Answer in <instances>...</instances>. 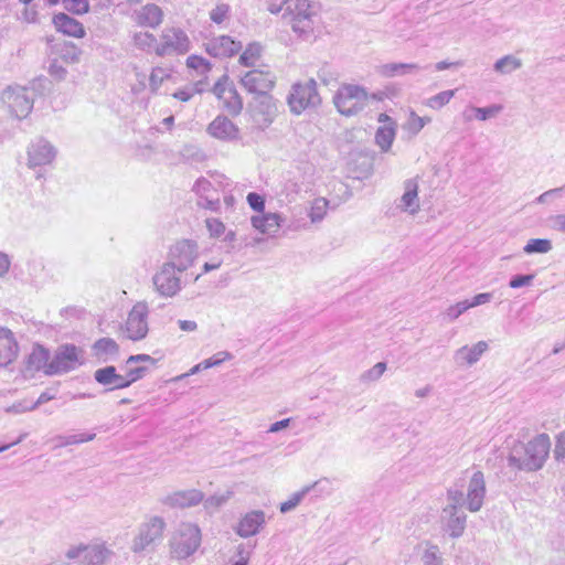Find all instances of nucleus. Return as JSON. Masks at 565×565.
I'll list each match as a JSON object with an SVG mask.
<instances>
[{
	"label": "nucleus",
	"instance_id": "14",
	"mask_svg": "<svg viewBox=\"0 0 565 565\" xmlns=\"http://www.w3.org/2000/svg\"><path fill=\"white\" fill-rule=\"evenodd\" d=\"M149 309L146 302H137L130 310L126 321L127 337L132 341L146 338L148 333L147 317Z\"/></svg>",
	"mask_w": 565,
	"mask_h": 565
},
{
	"label": "nucleus",
	"instance_id": "21",
	"mask_svg": "<svg viewBox=\"0 0 565 565\" xmlns=\"http://www.w3.org/2000/svg\"><path fill=\"white\" fill-rule=\"evenodd\" d=\"M266 523L265 512L262 510H253L247 512L238 522L236 533L241 537H249L256 535Z\"/></svg>",
	"mask_w": 565,
	"mask_h": 565
},
{
	"label": "nucleus",
	"instance_id": "25",
	"mask_svg": "<svg viewBox=\"0 0 565 565\" xmlns=\"http://www.w3.org/2000/svg\"><path fill=\"white\" fill-rule=\"evenodd\" d=\"M488 348L486 341H479L472 347L463 345L455 351L454 361L460 367L470 366L479 361Z\"/></svg>",
	"mask_w": 565,
	"mask_h": 565
},
{
	"label": "nucleus",
	"instance_id": "46",
	"mask_svg": "<svg viewBox=\"0 0 565 565\" xmlns=\"http://www.w3.org/2000/svg\"><path fill=\"white\" fill-rule=\"evenodd\" d=\"M169 77L167 71L162 67H154L149 77V86L151 92L156 93L163 81Z\"/></svg>",
	"mask_w": 565,
	"mask_h": 565
},
{
	"label": "nucleus",
	"instance_id": "30",
	"mask_svg": "<svg viewBox=\"0 0 565 565\" xmlns=\"http://www.w3.org/2000/svg\"><path fill=\"white\" fill-rule=\"evenodd\" d=\"M162 40L179 54H184L190 49L188 35L180 29H167L162 34Z\"/></svg>",
	"mask_w": 565,
	"mask_h": 565
},
{
	"label": "nucleus",
	"instance_id": "54",
	"mask_svg": "<svg viewBox=\"0 0 565 565\" xmlns=\"http://www.w3.org/2000/svg\"><path fill=\"white\" fill-rule=\"evenodd\" d=\"M47 71L50 76L58 82L64 81L67 75V70L58 63L57 58L52 60Z\"/></svg>",
	"mask_w": 565,
	"mask_h": 565
},
{
	"label": "nucleus",
	"instance_id": "37",
	"mask_svg": "<svg viewBox=\"0 0 565 565\" xmlns=\"http://www.w3.org/2000/svg\"><path fill=\"white\" fill-rule=\"evenodd\" d=\"M521 67L522 61L513 55H505L499 58L493 65V70L500 74H510Z\"/></svg>",
	"mask_w": 565,
	"mask_h": 565
},
{
	"label": "nucleus",
	"instance_id": "29",
	"mask_svg": "<svg viewBox=\"0 0 565 565\" xmlns=\"http://www.w3.org/2000/svg\"><path fill=\"white\" fill-rule=\"evenodd\" d=\"M281 216L278 213H263L250 218L252 225L263 234L273 235L281 225Z\"/></svg>",
	"mask_w": 565,
	"mask_h": 565
},
{
	"label": "nucleus",
	"instance_id": "15",
	"mask_svg": "<svg viewBox=\"0 0 565 565\" xmlns=\"http://www.w3.org/2000/svg\"><path fill=\"white\" fill-rule=\"evenodd\" d=\"M175 270L171 265L164 263L161 269L153 276V285L161 296L173 297L180 291L181 279Z\"/></svg>",
	"mask_w": 565,
	"mask_h": 565
},
{
	"label": "nucleus",
	"instance_id": "35",
	"mask_svg": "<svg viewBox=\"0 0 565 565\" xmlns=\"http://www.w3.org/2000/svg\"><path fill=\"white\" fill-rule=\"evenodd\" d=\"M321 481L322 480L316 481L310 486L303 487L300 491L295 492L289 500L280 503L279 511L281 513H287L294 510L302 501L305 495L315 489Z\"/></svg>",
	"mask_w": 565,
	"mask_h": 565
},
{
	"label": "nucleus",
	"instance_id": "9",
	"mask_svg": "<svg viewBox=\"0 0 565 565\" xmlns=\"http://www.w3.org/2000/svg\"><path fill=\"white\" fill-rule=\"evenodd\" d=\"M79 352L81 350L74 344L60 345L50 362L46 375L67 373L82 365Z\"/></svg>",
	"mask_w": 565,
	"mask_h": 565
},
{
	"label": "nucleus",
	"instance_id": "23",
	"mask_svg": "<svg viewBox=\"0 0 565 565\" xmlns=\"http://www.w3.org/2000/svg\"><path fill=\"white\" fill-rule=\"evenodd\" d=\"M19 351L18 342L13 332L4 327H0V367L12 363Z\"/></svg>",
	"mask_w": 565,
	"mask_h": 565
},
{
	"label": "nucleus",
	"instance_id": "50",
	"mask_svg": "<svg viewBox=\"0 0 565 565\" xmlns=\"http://www.w3.org/2000/svg\"><path fill=\"white\" fill-rule=\"evenodd\" d=\"M468 309H470V306L468 305V300H462V301H459L456 305L447 308L445 316H446V318H448L449 321H454V320L458 319Z\"/></svg>",
	"mask_w": 565,
	"mask_h": 565
},
{
	"label": "nucleus",
	"instance_id": "38",
	"mask_svg": "<svg viewBox=\"0 0 565 565\" xmlns=\"http://www.w3.org/2000/svg\"><path fill=\"white\" fill-rule=\"evenodd\" d=\"M262 46L258 43H250L239 56V64L246 67L255 66L256 61L259 58Z\"/></svg>",
	"mask_w": 565,
	"mask_h": 565
},
{
	"label": "nucleus",
	"instance_id": "51",
	"mask_svg": "<svg viewBox=\"0 0 565 565\" xmlns=\"http://www.w3.org/2000/svg\"><path fill=\"white\" fill-rule=\"evenodd\" d=\"M447 505H455L457 509L463 508L465 503L467 504V501L465 499L463 492L459 489H448L447 491Z\"/></svg>",
	"mask_w": 565,
	"mask_h": 565
},
{
	"label": "nucleus",
	"instance_id": "34",
	"mask_svg": "<svg viewBox=\"0 0 565 565\" xmlns=\"http://www.w3.org/2000/svg\"><path fill=\"white\" fill-rule=\"evenodd\" d=\"M395 138V122L384 125L377 128L375 134V142L383 152L390 150Z\"/></svg>",
	"mask_w": 565,
	"mask_h": 565
},
{
	"label": "nucleus",
	"instance_id": "17",
	"mask_svg": "<svg viewBox=\"0 0 565 565\" xmlns=\"http://www.w3.org/2000/svg\"><path fill=\"white\" fill-rule=\"evenodd\" d=\"M242 49V42L236 41L228 35L215 36L205 43L206 53L217 58L232 57Z\"/></svg>",
	"mask_w": 565,
	"mask_h": 565
},
{
	"label": "nucleus",
	"instance_id": "26",
	"mask_svg": "<svg viewBox=\"0 0 565 565\" xmlns=\"http://www.w3.org/2000/svg\"><path fill=\"white\" fill-rule=\"evenodd\" d=\"M53 23L56 30L65 35L81 39L86 34L83 23L64 12L55 14Z\"/></svg>",
	"mask_w": 565,
	"mask_h": 565
},
{
	"label": "nucleus",
	"instance_id": "49",
	"mask_svg": "<svg viewBox=\"0 0 565 565\" xmlns=\"http://www.w3.org/2000/svg\"><path fill=\"white\" fill-rule=\"evenodd\" d=\"M63 6L74 14H84L89 10L88 0H64Z\"/></svg>",
	"mask_w": 565,
	"mask_h": 565
},
{
	"label": "nucleus",
	"instance_id": "22",
	"mask_svg": "<svg viewBox=\"0 0 565 565\" xmlns=\"http://www.w3.org/2000/svg\"><path fill=\"white\" fill-rule=\"evenodd\" d=\"M207 132L220 140H235L238 138V127L226 116L218 115L209 126Z\"/></svg>",
	"mask_w": 565,
	"mask_h": 565
},
{
	"label": "nucleus",
	"instance_id": "2",
	"mask_svg": "<svg viewBox=\"0 0 565 565\" xmlns=\"http://www.w3.org/2000/svg\"><path fill=\"white\" fill-rule=\"evenodd\" d=\"M280 3L270 2L268 10L277 14L284 10L282 20L289 24L295 33L306 36L313 31L315 11L308 0H279Z\"/></svg>",
	"mask_w": 565,
	"mask_h": 565
},
{
	"label": "nucleus",
	"instance_id": "19",
	"mask_svg": "<svg viewBox=\"0 0 565 565\" xmlns=\"http://www.w3.org/2000/svg\"><path fill=\"white\" fill-rule=\"evenodd\" d=\"M203 493L200 490L191 489L175 491L160 499V502L170 508H190L198 505L203 501Z\"/></svg>",
	"mask_w": 565,
	"mask_h": 565
},
{
	"label": "nucleus",
	"instance_id": "6",
	"mask_svg": "<svg viewBox=\"0 0 565 565\" xmlns=\"http://www.w3.org/2000/svg\"><path fill=\"white\" fill-rule=\"evenodd\" d=\"M35 84L33 82L32 87L9 86L2 92V100L8 104L15 118L23 119L33 109Z\"/></svg>",
	"mask_w": 565,
	"mask_h": 565
},
{
	"label": "nucleus",
	"instance_id": "55",
	"mask_svg": "<svg viewBox=\"0 0 565 565\" xmlns=\"http://www.w3.org/2000/svg\"><path fill=\"white\" fill-rule=\"evenodd\" d=\"M430 122V118L429 117H419L418 115H416L414 111L411 113V117H409V122H408V126H409V130L413 132V134H418L424 127L426 124Z\"/></svg>",
	"mask_w": 565,
	"mask_h": 565
},
{
	"label": "nucleus",
	"instance_id": "13",
	"mask_svg": "<svg viewBox=\"0 0 565 565\" xmlns=\"http://www.w3.org/2000/svg\"><path fill=\"white\" fill-rule=\"evenodd\" d=\"M111 552L103 544L72 546L65 556L68 559L79 558L83 565H104Z\"/></svg>",
	"mask_w": 565,
	"mask_h": 565
},
{
	"label": "nucleus",
	"instance_id": "3",
	"mask_svg": "<svg viewBox=\"0 0 565 565\" xmlns=\"http://www.w3.org/2000/svg\"><path fill=\"white\" fill-rule=\"evenodd\" d=\"M167 523L163 518L152 515L147 518L138 526V532L132 539L130 550L135 554L153 552L163 540Z\"/></svg>",
	"mask_w": 565,
	"mask_h": 565
},
{
	"label": "nucleus",
	"instance_id": "31",
	"mask_svg": "<svg viewBox=\"0 0 565 565\" xmlns=\"http://www.w3.org/2000/svg\"><path fill=\"white\" fill-rule=\"evenodd\" d=\"M94 355L103 361L107 362L109 358L117 356L119 354V345L111 338H100L93 344Z\"/></svg>",
	"mask_w": 565,
	"mask_h": 565
},
{
	"label": "nucleus",
	"instance_id": "63",
	"mask_svg": "<svg viewBox=\"0 0 565 565\" xmlns=\"http://www.w3.org/2000/svg\"><path fill=\"white\" fill-rule=\"evenodd\" d=\"M493 298L491 292H481L476 295L471 300H468L470 308L488 303Z\"/></svg>",
	"mask_w": 565,
	"mask_h": 565
},
{
	"label": "nucleus",
	"instance_id": "27",
	"mask_svg": "<svg viewBox=\"0 0 565 565\" xmlns=\"http://www.w3.org/2000/svg\"><path fill=\"white\" fill-rule=\"evenodd\" d=\"M50 351L41 344H35L25 361L28 372L43 371L46 374L50 365Z\"/></svg>",
	"mask_w": 565,
	"mask_h": 565
},
{
	"label": "nucleus",
	"instance_id": "41",
	"mask_svg": "<svg viewBox=\"0 0 565 565\" xmlns=\"http://www.w3.org/2000/svg\"><path fill=\"white\" fill-rule=\"evenodd\" d=\"M117 373V370L114 365H108L105 367L97 369L94 372L95 381L104 386H109L114 383V377Z\"/></svg>",
	"mask_w": 565,
	"mask_h": 565
},
{
	"label": "nucleus",
	"instance_id": "42",
	"mask_svg": "<svg viewBox=\"0 0 565 565\" xmlns=\"http://www.w3.org/2000/svg\"><path fill=\"white\" fill-rule=\"evenodd\" d=\"M454 89L440 92L427 99L426 105L433 109H440L455 96Z\"/></svg>",
	"mask_w": 565,
	"mask_h": 565
},
{
	"label": "nucleus",
	"instance_id": "24",
	"mask_svg": "<svg viewBox=\"0 0 565 565\" xmlns=\"http://www.w3.org/2000/svg\"><path fill=\"white\" fill-rule=\"evenodd\" d=\"M398 207L403 212L415 215L419 212V198H418V178H412L404 181V194L401 198Z\"/></svg>",
	"mask_w": 565,
	"mask_h": 565
},
{
	"label": "nucleus",
	"instance_id": "48",
	"mask_svg": "<svg viewBox=\"0 0 565 565\" xmlns=\"http://www.w3.org/2000/svg\"><path fill=\"white\" fill-rule=\"evenodd\" d=\"M231 7L227 3H218L211 12L210 19L216 23L221 24L230 17Z\"/></svg>",
	"mask_w": 565,
	"mask_h": 565
},
{
	"label": "nucleus",
	"instance_id": "56",
	"mask_svg": "<svg viewBox=\"0 0 565 565\" xmlns=\"http://www.w3.org/2000/svg\"><path fill=\"white\" fill-rule=\"evenodd\" d=\"M205 223L211 237H220L225 233V225L218 218H206Z\"/></svg>",
	"mask_w": 565,
	"mask_h": 565
},
{
	"label": "nucleus",
	"instance_id": "47",
	"mask_svg": "<svg viewBox=\"0 0 565 565\" xmlns=\"http://www.w3.org/2000/svg\"><path fill=\"white\" fill-rule=\"evenodd\" d=\"M386 363L385 362H377L373 367H371L370 370L365 371L362 375H361V381L362 382H375L377 381L382 375L383 373L386 371Z\"/></svg>",
	"mask_w": 565,
	"mask_h": 565
},
{
	"label": "nucleus",
	"instance_id": "5",
	"mask_svg": "<svg viewBox=\"0 0 565 565\" xmlns=\"http://www.w3.org/2000/svg\"><path fill=\"white\" fill-rule=\"evenodd\" d=\"M369 99L370 96L363 87L345 84L338 89L333 102L339 113L344 116H353L367 106Z\"/></svg>",
	"mask_w": 565,
	"mask_h": 565
},
{
	"label": "nucleus",
	"instance_id": "57",
	"mask_svg": "<svg viewBox=\"0 0 565 565\" xmlns=\"http://www.w3.org/2000/svg\"><path fill=\"white\" fill-rule=\"evenodd\" d=\"M247 203L249 204V206L256 211V212H264L265 210V199L263 195L256 193V192H249L247 194Z\"/></svg>",
	"mask_w": 565,
	"mask_h": 565
},
{
	"label": "nucleus",
	"instance_id": "8",
	"mask_svg": "<svg viewBox=\"0 0 565 565\" xmlns=\"http://www.w3.org/2000/svg\"><path fill=\"white\" fill-rule=\"evenodd\" d=\"M247 113L255 128L265 130L277 116L276 100L271 95L254 96L248 103Z\"/></svg>",
	"mask_w": 565,
	"mask_h": 565
},
{
	"label": "nucleus",
	"instance_id": "1",
	"mask_svg": "<svg viewBox=\"0 0 565 565\" xmlns=\"http://www.w3.org/2000/svg\"><path fill=\"white\" fill-rule=\"evenodd\" d=\"M550 450V436L545 433L540 434L526 444L515 445L508 456V466L526 472L541 470L548 458Z\"/></svg>",
	"mask_w": 565,
	"mask_h": 565
},
{
	"label": "nucleus",
	"instance_id": "10",
	"mask_svg": "<svg viewBox=\"0 0 565 565\" xmlns=\"http://www.w3.org/2000/svg\"><path fill=\"white\" fill-rule=\"evenodd\" d=\"M213 94L222 102L223 108L232 116H237L243 109V99L227 75H223L214 84Z\"/></svg>",
	"mask_w": 565,
	"mask_h": 565
},
{
	"label": "nucleus",
	"instance_id": "11",
	"mask_svg": "<svg viewBox=\"0 0 565 565\" xmlns=\"http://www.w3.org/2000/svg\"><path fill=\"white\" fill-rule=\"evenodd\" d=\"M276 83V76L265 70L253 68L241 76L242 86L254 96L270 95Z\"/></svg>",
	"mask_w": 565,
	"mask_h": 565
},
{
	"label": "nucleus",
	"instance_id": "53",
	"mask_svg": "<svg viewBox=\"0 0 565 565\" xmlns=\"http://www.w3.org/2000/svg\"><path fill=\"white\" fill-rule=\"evenodd\" d=\"M157 42V39L153 34L148 32H140L135 34V44L139 49H149Z\"/></svg>",
	"mask_w": 565,
	"mask_h": 565
},
{
	"label": "nucleus",
	"instance_id": "40",
	"mask_svg": "<svg viewBox=\"0 0 565 565\" xmlns=\"http://www.w3.org/2000/svg\"><path fill=\"white\" fill-rule=\"evenodd\" d=\"M329 206V201L324 198H317L313 200L309 217L312 223H317L323 220L324 215L327 214V210Z\"/></svg>",
	"mask_w": 565,
	"mask_h": 565
},
{
	"label": "nucleus",
	"instance_id": "44",
	"mask_svg": "<svg viewBox=\"0 0 565 565\" xmlns=\"http://www.w3.org/2000/svg\"><path fill=\"white\" fill-rule=\"evenodd\" d=\"M385 74L390 76L403 75L419 70L417 64L392 63L384 66Z\"/></svg>",
	"mask_w": 565,
	"mask_h": 565
},
{
	"label": "nucleus",
	"instance_id": "4",
	"mask_svg": "<svg viewBox=\"0 0 565 565\" xmlns=\"http://www.w3.org/2000/svg\"><path fill=\"white\" fill-rule=\"evenodd\" d=\"M201 530L196 524L182 522L173 531L169 541L171 556L175 559H185L201 545Z\"/></svg>",
	"mask_w": 565,
	"mask_h": 565
},
{
	"label": "nucleus",
	"instance_id": "61",
	"mask_svg": "<svg viewBox=\"0 0 565 565\" xmlns=\"http://www.w3.org/2000/svg\"><path fill=\"white\" fill-rule=\"evenodd\" d=\"M130 385H131L130 381H128L126 375H121V374L116 373V375L114 377V383H111L110 387H108L106 390V392L114 391V390L126 388V387H129Z\"/></svg>",
	"mask_w": 565,
	"mask_h": 565
},
{
	"label": "nucleus",
	"instance_id": "59",
	"mask_svg": "<svg viewBox=\"0 0 565 565\" xmlns=\"http://www.w3.org/2000/svg\"><path fill=\"white\" fill-rule=\"evenodd\" d=\"M534 279V275L533 274H529V275H515L513 276L510 281H509V286L513 289H516V288H521V287H524V286H529L532 284Z\"/></svg>",
	"mask_w": 565,
	"mask_h": 565
},
{
	"label": "nucleus",
	"instance_id": "12",
	"mask_svg": "<svg viewBox=\"0 0 565 565\" xmlns=\"http://www.w3.org/2000/svg\"><path fill=\"white\" fill-rule=\"evenodd\" d=\"M198 254V244L194 241L182 239L171 246L169 260L166 264L171 265L179 273H183L192 266Z\"/></svg>",
	"mask_w": 565,
	"mask_h": 565
},
{
	"label": "nucleus",
	"instance_id": "62",
	"mask_svg": "<svg viewBox=\"0 0 565 565\" xmlns=\"http://www.w3.org/2000/svg\"><path fill=\"white\" fill-rule=\"evenodd\" d=\"M198 205L211 211H217L220 209V199H210L207 196L201 195L198 201Z\"/></svg>",
	"mask_w": 565,
	"mask_h": 565
},
{
	"label": "nucleus",
	"instance_id": "28",
	"mask_svg": "<svg viewBox=\"0 0 565 565\" xmlns=\"http://www.w3.org/2000/svg\"><path fill=\"white\" fill-rule=\"evenodd\" d=\"M139 362H148L152 365L156 364V360L152 356H150L149 354L130 355L126 360V374H125L126 377L128 379V381H130V384L145 377L149 371L147 366H131L132 364L139 363Z\"/></svg>",
	"mask_w": 565,
	"mask_h": 565
},
{
	"label": "nucleus",
	"instance_id": "7",
	"mask_svg": "<svg viewBox=\"0 0 565 565\" xmlns=\"http://www.w3.org/2000/svg\"><path fill=\"white\" fill-rule=\"evenodd\" d=\"M287 100L291 113L296 115H300L307 108L318 106L321 98L317 90L316 81L310 78L305 83L294 84Z\"/></svg>",
	"mask_w": 565,
	"mask_h": 565
},
{
	"label": "nucleus",
	"instance_id": "39",
	"mask_svg": "<svg viewBox=\"0 0 565 565\" xmlns=\"http://www.w3.org/2000/svg\"><path fill=\"white\" fill-rule=\"evenodd\" d=\"M552 249V242L546 238H532L523 247L526 254H545Z\"/></svg>",
	"mask_w": 565,
	"mask_h": 565
},
{
	"label": "nucleus",
	"instance_id": "45",
	"mask_svg": "<svg viewBox=\"0 0 565 565\" xmlns=\"http://www.w3.org/2000/svg\"><path fill=\"white\" fill-rule=\"evenodd\" d=\"M186 66L198 71L200 74H205L211 70V63L206 58L194 54L186 58Z\"/></svg>",
	"mask_w": 565,
	"mask_h": 565
},
{
	"label": "nucleus",
	"instance_id": "43",
	"mask_svg": "<svg viewBox=\"0 0 565 565\" xmlns=\"http://www.w3.org/2000/svg\"><path fill=\"white\" fill-rule=\"evenodd\" d=\"M475 118L481 121L495 117L503 109L502 105L493 104L488 107H471Z\"/></svg>",
	"mask_w": 565,
	"mask_h": 565
},
{
	"label": "nucleus",
	"instance_id": "58",
	"mask_svg": "<svg viewBox=\"0 0 565 565\" xmlns=\"http://www.w3.org/2000/svg\"><path fill=\"white\" fill-rule=\"evenodd\" d=\"M553 454L556 461H562L565 459V430L556 436Z\"/></svg>",
	"mask_w": 565,
	"mask_h": 565
},
{
	"label": "nucleus",
	"instance_id": "64",
	"mask_svg": "<svg viewBox=\"0 0 565 565\" xmlns=\"http://www.w3.org/2000/svg\"><path fill=\"white\" fill-rule=\"evenodd\" d=\"M212 189V183L205 178H200L195 181L193 190L201 196Z\"/></svg>",
	"mask_w": 565,
	"mask_h": 565
},
{
	"label": "nucleus",
	"instance_id": "16",
	"mask_svg": "<svg viewBox=\"0 0 565 565\" xmlns=\"http://www.w3.org/2000/svg\"><path fill=\"white\" fill-rule=\"evenodd\" d=\"M440 520L450 537L458 539L463 534L467 524V514L463 510L455 505H446L441 510Z\"/></svg>",
	"mask_w": 565,
	"mask_h": 565
},
{
	"label": "nucleus",
	"instance_id": "33",
	"mask_svg": "<svg viewBox=\"0 0 565 565\" xmlns=\"http://www.w3.org/2000/svg\"><path fill=\"white\" fill-rule=\"evenodd\" d=\"M52 51L57 55L62 61L68 64H74L79 62V56L82 51L73 43L68 41H63L62 43H56Z\"/></svg>",
	"mask_w": 565,
	"mask_h": 565
},
{
	"label": "nucleus",
	"instance_id": "60",
	"mask_svg": "<svg viewBox=\"0 0 565 565\" xmlns=\"http://www.w3.org/2000/svg\"><path fill=\"white\" fill-rule=\"evenodd\" d=\"M550 226L557 232H565V214L552 215L548 217Z\"/></svg>",
	"mask_w": 565,
	"mask_h": 565
},
{
	"label": "nucleus",
	"instance_id": "20",
	"mask_svg": "<svg viewBox=\"0 0 565 565\" xmlns=\"http://www.w3.org/2000/svg\"><path fill=\"white\" fill-rule=\"evenodd\" d=\"M28 156L30 167L44 166L52 162L56 150L49 141L39 139L30 146Z\"/></svg>",
	"mask_w": 565,
	"mask_h": 565
},
{
	"label": "nucleus",
	"instance_id": "18",
	"mask_svg": "<svg viewBox=\"0 0 565 565\" xmlns=\"http://www.w3.org/2000/svg\"><path fill=\"white\" fill-rule=\"evenodd\" d=\"M486 491L484 475L478 470L471 476L467 490V509L470 512H478L482 508Z\"/></svg>",
	"mask_w": 565,
	"mask_h": 565
},
{
	"label": "nucleus",
	"instance_id": "32",
	"mask_svg": "<svg viewBox=\"0 0 565 565\" xmlns=\"http://www.w3.org/2000/svg\"><path fill=\"white\" fill-rule=\"evenodd\" d=\"M137 22L143 26L157 28L162 22V10L157 4H146L138 12Z\"/></svg>",
	"mask_w": 565,
	"mask_h": 565
},
{
	"label": "nucleus",
	"instance_id": "36",
	"mask_svg": "<svg viewBox=\"0 0 565 565\" xmlns=\"http://www.w3.org/2000/svg\"><path fill=\"white\" fill-rule=\"evenodd\" d=\"M420 561L423 565H444L439 547L430 542H425Z\"/></svg>",
	"mask_w": 565,
	"mask_h": 565
},
{
	"label": "nucleus",
	"instance_id": "52",
	"mask_svg": "<svg viewBox=\"0 0 565 565\" xmlns=\"http://www.w3.org/2000/svg\"><path fill=\"white\" fill-rule=\"evenodd\" d=\"M231 358H232V355L230 352L221 351V352L215 353L211 358L202 361V365H203V369L206 370L210 367L218 366L224 361L230 360Z\"/></svg>",
	"mask_w": 565,
	"mask_h": 565
}]
</instances>
